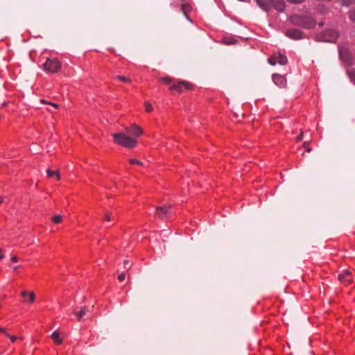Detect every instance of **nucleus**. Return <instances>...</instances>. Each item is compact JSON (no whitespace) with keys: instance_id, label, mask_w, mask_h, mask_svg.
<instances>
[{"instance_id":"nucleus-39","label":"nucleus","mask_w":355,"mask_h":355,"mask_svg":"<svg viewBox=\"0 0 355 355\" xmlns=\"http://www.w3.org/2000/svg\"><path fill=\"white\" fill-rule=\"evenodd\" d=\"M11 260L13 262H17L18 261V258L16 257V256H13L12 258H11Z\"/></svg>"},{"instance_id":"nucleus-3","label":"nucleus","mask_w":355,"mask_h":355,"mask_svg":"<svg viewBox=\"0 0 355 355\" xmlns=\"http://www.w3.org/2000/svg\"><path fill=\"white\" fill-rule=\"evenodd\" d=\"M44 71L49 73H56L61 67V63L56 59H47L43 64Z\"/></svg>"},{"instance_id":"nucleus-19","label":"nucleus","mask_w":355,"mask_h":355,"mask_svg":"<svg viewBox=\"0 0 355 355\" xmlns=\"http://www.w3.org/2000/svg\"><path fill=\"white\" fill-rule=\"evenodd\" d=\"M51 220L54 223L59 224L62 220V216L61 215H56L52 217Z\"/></svg>"},{"instance_id":"nucleus-34","label":"nucleus","mask_w":355,"mask_h":355,"mask_svg":"<svg viewBox=\"0 0 355 355\" xmlns=\"http://www.w3.org/2000/svg\"><path fill=\"white\" fill-rule=\"evenodd\" d=\"M307 144H308V142L306 141L303 144V146H304V147L306 148V151L308 153H310L311 151V148H309V146H307Z\"/></svg>"},{"instance_id":"nucleus-28","label":"nucleus","mask_w":355,"mask_h":355,"mask_svg":"<svg viewBox=\"0 0 355 355\" xmlns=\"http://www.w3.org/2000/svg\"><path fill=\"white\" fill-rule=\"evenodd\" d=\"M104 219L105 220L110 221V220H114V217H112V214L107 213L105 215Z\"/></svg>"},{"instance_id":"nucleus-44","label":"nucleus","mask_w":355,"mask_h":355,"mask_svg":"<svg viewBox=\"0 0 355 355\" xmlns=\"http://www.w3.org/2000/svg\"><path fill=\"white\" fill-rule=\"evenodd\" d=\"M48 111H49V112H53V110H51V109H50V108H49V109H48Z\"/></svg>"},{"instance_id":"nucleus-5","label":"nucleus","mask_w":355,"mask_h":355,"mask_svg":"<svg viewBox=\"0 0 355 355\" xmlns=\"http://www.w3.org/2000/svg\"><path fill=\"white\" fill-rule=\"evenodd\" d=\"M171 207H172L171 205L157 207L155 216L156 217H158L159 218L163 220V219H164L165 216L167 214L171 213L170 209Z\"/></svg>"},{"instance_id":"nucleus-1","label":"nucleus","mask_w":355,"mask_h":355,"mask_svg":"<svg viewBox=\"0 0 355 355\" xmlns=\"http://www.w3.org/2000/svg\"><path fill=\"white\" fill-rule=\"evenodd\" d=\"M290 21L295 26H300L304 28H312L315 25V21L314 19L309 16L294 15L290 17Z\"/></svg>"},{"instance_id":"nucleus-10","label":"nucleus","mask_w":355,"mask_h":355,"mask_svg":"<svg viewBox=\"0 0 355 355\" xmlns=\"http://www.w3.org/2000/svg\"><path fill=\"white\" fill-rule=\"evenodd\" d=\"M272 78L274 83L279 87H284L286 84V79L281 75L273 74Z\"/></svg>"},{"instance_id":"nucleus-16","label":"nucleus","mask_w":355,"mask_h":355,"mask_svg":"<svg viewBox=\"0 0 355 355\" xmlns=\"http://www.w3.org/2000/svg\"><path fill=\"white\" fill-rule=\"evenodd\" d=\"M87 311V308L85 306H83L81 308V309L79 312L74 311L73 313L77 316L78 320L79 321H80L83 316L85 315Z\"/></svg>"},{"instance_id":"nucleus-30","label":"nucleus","mask_w":355,"mask_h":355,"mask_svg":"<svg viewBox=\"0 0 355 355\" xmlns=\"http://www.w3.org/2000/svg\"><path fill=\"white\" fill-rule=\"evenodd\" d=\"M123 266H124V268H128V269H130V267H131V265L130 264V262L128 260H125L124 262H123Z\"/></svg>"},{"instance_id":"nucleus-25","label":"nucleus","mask_w":355,"mask_h":355,"mask_svg":"<svg viewBox=\"0 0 355 355\" xmlns=\"http://www.w3.org/2000/svg\"><path fill=\"white\" fill-rule=\"evenodd\" d=\"M116 79L118 80H120L123 82H125V83H130L131 82V80L129 78H126L125 76H118L116 77Z\"/></svg>"},{"instance_id":"nucleus-33","label":"nucleus","mask_w":355,"mask_h":355,"mask_svg":"<svg viewBox=\"0 0 355 355\" xmlns=\"http://www.w3.org/2000/svg\"><path fill=\"white\" fill-rule=\"evenodd\" d=\"M288 2L292 3H300L303 2L304 0H287Z\"/></svg>"},{"instance_id":"nucleus-21","label":"nucleus","mask_w":355,"mask_h":355,"mask_svg":"<svg viewBox=\"0 0 355 355\" xmlns=\"http://www.w3.org/2000/svg\"><path fill=\"white\" fill-rule=\"evenodd\" d=\"M40 102L42 103H44V104H48V105H50L52 107H51V110H53V108L55 109H58L59 107V105L58 104H56V103H51V102H48L45 100H41Z\"/></svg>"},{"instance_id":"nucleus-9","label":"nucleus","mask_w":355,"mask_h":355,"mask_svg":"<svg viewBox=\"0 0 355 355\" xmlns=\"http://www.w3.org/2000/svg\"><path fill=\"white\" fill-rule=\"evenodd\" d=\"M125 131L128 134H131L135 135L136 137L140 136L143 132L142 129L139 126H137L135 124L130 127H127L125 128Z\"/></svg>"},{"instance_id":"nucleus-23","label":"nucleus","mask_w":355,"mask_h":355,"mask_svg":"<svg viewBox=\"0 0 355 355\" xmlns=\"http://www.w3.org/2000/svg\"><path fill=\"white\" fill-rule=\"evenodd\" d=\"M161 80L163 83L166 84V85H169L174 82V80H173L172 78H171L169 77H162L161 78Z\"/></svg>"},{"instance_id":"nucleus-18","label":"nucleus","mask_w":355,"mask_h":355,"mask_svg":"<svg viewBox=\"0 0 355 355\" xmlns=\"http://www.w3.org/2000/svg\"><path fill=\"white\" fill-rule=\"evenodd\" d=\"M46 172H47L49 177L52 178L54 175H55L57 179L60 180V176L59 172L58 171H51L50 169H48Z\"/></svg>"},{"instance_id":"nucleus-43","label":"nucleus","mask_w":355,"mask_h":355,"mask_svg":"<svg viewBox=\"0 0 355 355\" xmlns=\"http://www.w3.org/2000/svg\"><path fill=\"white\" fill-rule=\"evenodd\" d=\"M352 78H354V80L355 81V72L353 73V74L352 75Z\"/></svg>"},{"instance_id":"nucleus-31","label":"nucleus","mask_w":355,"mask_h":355,"mask_svg":"<svg viewBox=\"0 0 355 355\" xmlns=\"http://www.w3.org/2000/svg\"><path fill=\"white\" fill-rule=\"evenodd\" d=\"M125 273H121L120 274L119 276H118V279L120 281V282H122L125 279Z\"/></svg>"},{"instance_id":"nucleus-40","label":"nucleus","mask_w":355,"mask_h":355,"mask_svg":"<svg viewBox=\"0 0 355 355\" xmlns=\"http://www.w3.org/2000/svg\"><path fill=\"white\" fill-rule=\"evenodd\" d=\"M4 201V197L0 196V204Z\"/></svg>"},{"instance_id":"nucleus-7","label":"nucleus","mask_w":355,"mask_h":355,"mask_svg":"<svg viewBox=\"0 0 355 355\" xmlns=\"http://www.w3.org/2000/svg\"><path fill=\"white\" fill-rule=\"evenodd\" d=\"M184 88L186 89H191V85L185 81H180L177 84L173 83L171 87V90H177L179 92H181L182 91V88Z\"/></svg>"},{"instance_id":"nucleus-38","label":"nucleus","mask_w":355,"mask_h":355,"mask_svg":"<svg viewBox=\"0 0 355 355\" xmlns=\"http://www.w3.org/2000/svg\"><path fill=\"white\" fill-rule=\"evenodd\" d=\"M10 266L12 268L13 270L16 271L18 268H20L19 266H11L10 265Z\"/></svg>"},{"instance_id":"nucleus-12","label":"nucleus","mask_w":355,"mask_h":355,"mask_svg":"<svg viewBox=\"0 0 355 355\" xmlns=\"http://www.w3.org/2000/svg\"><path fill=\"white\" fill-rule=\"evenodd\" d=\"M21 295L24 298V302L33 303L35 300V294L33 292L28 293L27 291H23Z\"/></svg>"},{"instance_id":"nucleus-8","label":"nucleus","mask_w":355,"mask_h":355,"mask_svg":"<svg viewBox=\"0 0 355 355\" xmlns=\"http://www.w3.org/2000/svg\"><path fill=\"white\" fill-rule=\"evenodd\" d=\"M286 35L293 40H300L302 38V33L295 28L288 29L286 32Z\"/></svg>"},{"instance_id":"nucleus-36","label":"nucleus","mask_w":355,"mask_h":355,"mask_svg":"<svg viewBox=\"0 0 355 355\" xmlns=\"http://www.w3.org/2000/svg\"><path fill=\"white\" fill-rule=\"evenodd\" d=\"M302 137H303V133L301 132L297 137V140L298 141H301L302 139Z\"/></svg>"},{"instance_id":"nucleus-22","label":"nucleus","mask_w":355,"mask_h":355,"mask_svg":"<svg viewBox=\"0 0 355 355\" xmlns=\"http://www.w3.org/2000/svg\"><path fill=\"white\" fill-rule=\"evenodd\" d=\"M182 11L183 12L185 16H187V12L190 10V6L188 4H182L181 8Z\"/></svg>"},{"instance_id":"nucleus-26","label":"nucleus","mask_w":355,"mask_h":355,"mask_svg":"<svg viewBox=\"0 0 355 355\" xmlns=\"http://www.w3.org/2000/svg\"><path fill=\"white\" fill-rule=\"evenodd\" d=\"M349 16L352 21H355V8L349 11Z\"/></svg>"},{"instance_id":"nucleus-6","label":"nucleus","mask_w":355,"mask_h":355,"mask_svg":"<svg viewBox=\"0 0 355 355\" xmlns=\"http://www.w3.org/2000/svg\"><path fill=\"white\" fill-rule=\"evenodd\" d=\"M338 279L345 284L352 283V272L349 270H344L342 273L338 275Z\"/></svg>"},{"instance_id":"nucleus-17","label":"nucleus","mask_w":355,"mask_h":355,"mask_svg":"<svg viewBox=\"0 0 355 355\" xmlns=\"http://www.w3.org/2000/svg\"><path fill=\"white\" fill-rule=\"evenodd\" d=\"M277 62L281 64V65H284L285 64H286L287 62V58L285 55H279L277 57Z\"/></svg>"},{"instance_id":"nucleus-20","label":"nucleus","mask_w":355,"mask_h":355,"mask_svg":"<svg viewBox=\"0 0 355 355\" xmlns=\"http://www.w3.org/2000/svg\"><path fill=\"white\" fill-rule=\"evenodd\" d=\"M40 102L42 103H44V104H48V105H50L52 107H51V110H53V108L55 109H58L59 107V105L58 104H56V103H51V102H48L45 100H41Z\"/></svg>"},{"instance_id":"nucleus-4","label":"nucleus","mask_w":355,"mask_h":355,"mask_svg":"<svg viewBox=\"0 0 355 355\" xmlns=\"http://www.w3.org/2000/svg\"><path fill=\"white\" fill-rule=\"evenodd\" d=\"M338 37V33L334 30H327L317 36L318 40L328 42H335Z\"/></svg>"},{"instance_id":"nucleus-13","label":"nucleus","mask_w":355,"mask_h":355,"mask_svg":"<svg viewBox=\"0 0 355 355\" xmlns=\"http://www.w3.org/2000/svg\"><path fill=\"white\" fill-rule=\"evenodd\" d=\"M256 1L263 10L268 11L270 9V0H256Z\"/></svg>"},{"instance_id":"nucleus-24","label":"nucleus","mask_w":355,"mask_h":355,"mask_svg":"<svg viewBox=\"0 0 355 355\" xmlns=\"http://www.w3.org/2000/svg\"><path fill=\"white\" fill-rule=\"evenodd\" d=\"M129 162L131 164H136V165H138V166H143V162H141V161H139V160H138L137 159L132 158V159H130L129 160Z\"/></svg>"},{"instance_id":"nucleus-32","label":"nucleus","mask_w":355,"mask_h":355,"mask_svg":"<svg viewBox=\"0 0 355 355\" xmlns=\"http://www.w3.org/2000/svg\"><path fill=\"white\" fill-rule=\"evenodd\" d=\"M350 4V1L348 0H343L341 2V5L344 6H349Z\"/></svg>"},{"instance_id":"nucleus-14","label":"nucleus","mask_w":355,"mask_h":355,"mask_svg":"<svg viewBox=\"0 0 355 355\" xmlns=\"http://www.w3.org/2000/svg\"><path fill=\"white\" fill-rule=\"evenodd\" d=\"M51 338L53 339V340L55 343H57V344H58V345L61 344V343H62V338H61V337H60V332H58V331H55L51 334Z\"/></svg>"},{"instance_id":"nucleus-41","label":"nucleus","mask_w":355,"mask_h":355,"mask_svg":"<svg viewBox=\"0 0 355 355\" xmlns=\"http://www.w3.org/2000/svg\"><path fill=\"white\" fill-rule=\"evenodd\" d=\"M3 258V255L2 254V250L0 249V259Z\"/></svg>"},{"instance_id":"nucleus-2","label":"nucleus","mask_w":355,"mask_h":355,"mask_svg":"<svg viewBox=\"0 0 355 355\" xmlns=\"http://www.w3.org/2000/svg\"><path fill=\"white\" fill-rule=\"evenodd\" d=\"M113 138L116 143L126 148H133L137 144L135 139L122 132L113 134Z\"/></svg>"},{"instance_id":"nucleus-35","label":"nucleus","mask_w":355,"mask_h":355,"mask_svg":"<svg viewBox=\"0 0 355 355\" xmlns=\"http://www.w3.org/2000/svg\"><path fill=\"white\" fill-rule=\"evenodd\" d=\"M0 332H1V333H2V334H5L6 336H10V334H8L6 332V329H3V328H2V327H1V328H0Z\"/></svg>"},{"instance_id":"nucleus-42","label":"nucleus","mask_w":355,"mask_h":355,"mask_svg":"<svg viewBox=\"0 0 355 355\" xmlns=\"http://www.w3.org/2000/svg\"><path fill=\"white\" fill-rule=\"evenodd\" d=\"M7 105V103L6 102H3L2 104H1V107H4Z\"/></svg>"},{"instance_id":"nucleus-37","label":"nucleus","mask_w":355,"mask_h":355,"mask_svg":"<svg viewBox=\"0 0 355 355\" xmlns=\"http://www.w3.org/2000/svg\"><path fill=\"white\" fill-rule=\"evenodd\" d=\"M8 337L10 338L11 341L13 342V343L15 342L16 340H17V337L15 336H10H10H8Z\"/></svg>"},{"instance_id":"nucleus-15","label":"nucleus","mask_w":355,"mask_h":355,"mask_svg":"<svg viewBox=\"0 0 355 355\" xmlns=\"http://www.w3.org/2000/svg\"><path fill=\"white\" fill-rule=\"evenodd\" d=\"M317 12L319 14L325 15L329 12V9L326 6L323 4H319L317 7Z\"/></svg>"},{"instance_id":"nucleus-11","label":"nucleus","mask_w":355,"mask_h":355,"mask_svg":"<svg viewBox=\"0 0 355 355\" xmlns=\"http://www.w3.org/2000/svg\"><path fill=\"white\" fill-rule=\"evenodd\" d=\"M270 8L272 6L278 11L282 12L285 5L284 0H270Z\"/></svg>"},{"instance_id":"nucleus-29","label":"nucleus","mask_w":355,"mask_h":355,"mask_svg":"<svg viewBox=\"0 0 355 355\" xmlns=\"http://www.w3.org/2000/svg\"><path fill=\"white\" fill-rule=\"evenodd\" d=\"M145 107H146V110L148 112H151L153 110V107L148 102L145 103Z\"/></svg>"},{"instance_id":"nucleus-27","label":"nucleus","mask_w":355,"mask_h":355,"mask_svg":"<svg viewBox=\"0 0 355 355\" xmlns=\"http://www.w3.org/2000/svg\"><path fill=\"white\" fill-rule=\"evenodd\" d=\"M268 62L272 66L275 65L277 62V58L275 56L270 58L268 59Z\"/></svg>"}]
</instances>
